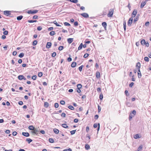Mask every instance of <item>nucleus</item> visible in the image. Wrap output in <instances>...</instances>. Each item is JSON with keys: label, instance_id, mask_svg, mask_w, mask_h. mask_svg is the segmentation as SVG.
<instances>
[{"label": "nucleus", "instance_id": "1", "mask_svg": "<svg viewBox=\"0 0 151 151\" xmlns=\"http://www.w3.org/2000/svg\"><path fill=\"white\" fill-rule=\"evenodd\" d=\"M114 12V10L113 9H110L109 12V13L107 14V16L108 17H112Z\"/></svg>", "mask_w": 151, "mask_h": 151}, {"label": "nucleus", "instance_id": "2", "mask_svg": "<svg viewBox=\"0 0 151 151\" xmlns=\"http://www.w3.org/2000/svg\"><path fill=\"white\" fill-rule=\"evenodd\" d=\"M38 12V11L37 10H30L28 11L27 13L29 14H35L37 13Z\"/></svg>", "mask_w": 151, "mask_h": 151}, {"label": "nucleus", "instance_id": "3", "mask_svg": "<svg viewBox=\"0 0 151 151\" xmlns=\"http://www.w3.org/2000/svg\"><path fill=\"white\" fill-rule=\"evenodd\" d=\"M137 13V11L136 9H134L132 14V17H134L136 15Z\"/></svg>", "mask_w": 151, "mask_h": 151}, {"label": "nucleus", "instance_id": "4", "mask_svg": "<svg viewBox=\"0 0 151 151\" xmlns=\"http://www.w3.org/2000/svg\"><path fill=\"white\" fill-rule=\"evenodd\" d=\"M133 20V18L132 17H130L128 21V24L129 26H131V24L132 22V21Z\"/></svg>", "mask_w": 151, "mask_h": 151}, {"label": "nucleus", "instance_id": "5", "mask_svg": "<svg viewBox=\"0 0 151 151\" xmlns=\"http://www.w3.org/2000/svg\"><path fill=\"white\" fill-rule=\"evenodd\" d=\"M52 44L50 42H47V43L46 47L47 48H49L51 46Z\"/></svg>", "mask_w": 151, "mask_h": 151}, {"label": "nucleus", "instance_id": "6", "mask_svg": "<svg viewBox=\"0 0 151 151\" xmlns=\"http://www.w3.org/2000/svg\"><path fill=\"white\" fill-rule=\"evenodd\" d=\"M22 134L26 137H28L29 136V134L28 132H22Z\"/></svg>", "mask_w": 151, "mask_h": 151}, {"label": "nucleus", "instance_id": "7", "mask_svg": "<svg viewBox=\"0 0 151 151\" xmlns=\"http://www.w3.org/2000/svg\"><path fill=\"white\" fill-rule=\"evenodd\" d=\"M146 1H147V0H146V1H145V2H142L141 3V6H140V7L141 8H142L145 6V5L146 4Z\"/></svg>", "mask_w": 151, "mask_h": 151}, {"label": "nucleus", "instance_id": "8", "mask_svg": "<svg viewBox=\"0 0 151 151\" xmlns=\"http://www.w3.org/2000/svg\"><path fill=\"white\" fill-rule=\"evenodd\" d=\"M73 38H68L67 40V41L69 44L71 43L73 41Z\"/></svg>", "mask_w": 151, "mask_h": 151}, {"label": "nucleus", "instance_id": "9", "mask_svg": "<svg viewBox=\"0 0 151 151\" xmlns=\"http://www.w3.org/2000/svg\"><path fill=\"white\" fill-rule=\"evenodd\" d=\"M141 137V136H140L139 134H136L134 136V138L135 139H137L138 138H139Z\"/></svg>", "mask_w": 151, "mask_h": 151}, {"label": "nucleus", "instance_id": "10", "mask_svg": "<svg viewBox=\"0 0 151 151\" xmlns=\"http://www.w3.org/2000/svg\"><path fill=\"white\" fill-rule=\"evenodd\" d=\"M102 26L104 27V29H106V27L107 26L106 23L105 22H104L102 23Z\"/></svg>", "mask_w": 151, "mask_h": 151}, {"label": "nucleus", "instance_id": "11", "mask_svg": "<svg viewBox=\"0 0 151 151\" xmlns=\"http://www.w3.org/2000/svg\"><path fill=\"white\" fill-rule=\"evenodd\" d=\"M140 66H141V65H140V63L139 62L137 63L136 65V67L137 69L140 68Z\"/></svg>", "mask_w": 151, "mask_h": 151}, {"label": "nucleus", "instance_id": "12", "mask_svg": "<svg viewBox=\"0 0 151 151\" xmlns=\"http://www.w3.org/2000/svg\"><path fill=\"white\" fill-rule=\"evenodd\" d=\"M4 14L8 16L10 14V13H9V11H5L4 12Z\"/></svg>", "mask_w": 151, "mask_h": 151}, {"label": "nucleus", "instance_id": "13", "mask_svg": "<svg viewBox=\"0 0 151 151\" xmlns=\"http://www.w3.org/2000/svg\"><path fill=\"white\" fill-rule=\"evenodd\" d=\"M53 131L56 134H58L59 132V130L56 128H55L53 129Z\"/></svg>", "mask_w": 151, "mask_h": 151}, {"label": "nucleus", "instance_id": "14", "mask_svg": "<svg viewBox=\"0 0 151 151\" xmlns=\"http://www.w3.org/2000/svg\"><path fill=\"white\" fill-rule=\"evenodd\" d=\"M22 18L23 16L22 15H21L20 16H18L17 18V19L18 20H20L22 19Z\"/></svg>", "mask_w": 151, "mask_h": 151}, {"label": "nucleus", "instance_id": "15", "mask_svg": "<svg viewBox=\"0 0 151 151\" xmlns=\"http://www.w3.org/2000/svg\"><path fill=\"white\" fill-rule=\"evenodd\" d=\"M139 19V16H138V15H137L136 17L134 19L133 22H135L136 21H137Z\"/></svg>", "mask_w": 151, "mask_h": 151}, {"label": "nucleus", "instance_id": "16", "mask_svg": "<svg viewBox=\"0 0 151 151\" xmlns=\"http://www.w3.org/2000/svg\"><path fill=\"white\" fill-rule=\"evenodd\" d=\"M76 63L75 62H73L71 64V67L73 68H74L76 67Z\"/></svg>", "mask_w": 151, "mask_h": 151}, {"label": "nucleus", "instance_id": "17", "mask_svg": "<svg viewBox=\"0 0 151 151\" xmlns=\"http://www.w3.org/2000/svg\"><path fill=\"white\" fill-rule=\"evenodd\" d=\"M24 78V76L23 75H19L18 76V79L19 80H22Z\"/></svg>", "mask_w": 151, "mask_h": 151}, {"label": "nucleus", "instance_id": "18", "mask_svg": "<svg viewBox=\"0 0 151 151\" xmlns=\"http://www.w3.org/2000/svg\"><path fill=\"white\" fill-rule=\"evenodd\" d=\"M34 128H35L32 125L29 126L28 127L29 129L31 130H33Z\"/></svg>", "mask_w": 151, "mask_h": 151}, {"label": "nucleus", "instance_id": "19", "mask_svg": "<svg viewBox=\"0 0 151 151\" xmlns=\"http://www.w3.org/2000/svg\"><path fill=\"white\" fill-rule=\"evenodd\" d=\"M83 44L82 43H81L79 47H78V49L79 50H80L82 49V47H83Z\"/></svg>", "mask_w": 151, "mask_h": 151}, {"label": "nucleus", "instance_id": "20", "mask_svg": "<svg viewBox=\"0 0 151 151\" xmlns=\"http://www.w3.org/2000/svg\"><path fill=\"white\" fill-rule=\"evenodd\" d=\"M49 105V103L47 102H45L44 103V106L46 108H47L48 107Z\"/></svg>", "mask_w": 151, "mask_h": 151}, {"label": "nucleus", "instance_id": "21", "mask_svg": "<svg viewBox=\"0 0 151 151\" xmlns=\"http://www.w3.org/2000/svg\"><path fill=\"white\" fill-rule=\"evenodd\" d=\"M61 126L62 127L65 128H67L68 127V126L65 124H62Z\"/></svg>", "mask_w": 151, "mask_h": 151}, {"label": "nucleus", "instance_id": "22", "mask_svg": "<svg viewBox=\"0 0 151 151\" xmlns=\"http://www.w3.org/2000/svg\"><path fill=\"white\" fill-rule=\"evenodd\" d=\"M27 141L29 144L32 141V140L30 138H27L26 139Z\"/></svg>", "mask_w": 151, "mask_h": 151}, {"label": "nucleus", "instance_id": "23", "mask_svg": "<svg viewBox=\"0 0 151 151\" xmlns=\"http://www.w3.org/2000/svg\"><path fill=\"white\" fill-rule=\"evenodd\" d=\"M141 45H145V44L146 43L145 40H142L141 41Z\"/></svg>", "mask_w": 151, "mask_h": 151}, {"label": "nucleus", "instance_id": "24", "mask_svg": "<svg viewBox=\"0 0 151 151\" xmlns=\"http://www.w3.org/2000/svg\"><path fill=\"white\" fill-rule=\"evenodd\" d=\"M90 148V146L88 144H86V149L88 150Z\"/></svg>", "mask_w": 151, "mask_h": 151}, {"label": "nucleus", "instance_id": "25", "mask_svg": "<svg viewBox=\"0 0 151 151\" xmlns=\"http://www.w3.org/2000/svg\"><path fill=\"white\" fill-rule=\"evenodd\" d=\"M53 23L55 24L56 26H58V27H61V26L60 25H59L57 22L56 21H55L53 22Z\"/></svg>", "mask_w": 151, "mask_h": 151}, {"label": "nucleus", "instance_id": "26", "mask_svg": "<svg viewBox=\"0 0 151 151\" xmlns=\"http://www.w3.org/2000/svg\"><path fill=\"white\" fill-rule=\"evenodd\" d=\"M125 93L127 96H129V94L127 90H125Z\"/></svg>", "mask_w": 151, "mask_h": 151}, {"label": "nucleus", "instance_id": "27", "mask_svg": "<svg viewBox=\"0 0 151 151\" xmlns=\"http://www.w3.org/2000/svg\"><path fill=\"white\" fill-rule=\"evenodd\" d=\"M96 77L97 78H98L100 77V73L99 72H97L96 73Z\"/></svg>", "mask_w": 151, "mask_h": 151}, {"label": "nucleus", "instance_id": "28", "mask_svg": "<svg viewBox=\"0 0 151 151\" xmlns=\"http://www.w3.org/2000/svg\"><path fill=\"white\" fill-rule=\"evenodd\" d=\"M37 41L36 40H34L33 42L32 45L34 46L35 45L37 44Z\"/></svg>", "mask_w": 151, "mask_h": 151}, {"label": "nucleus", "instance_id": "29", "mask_svg": "<svg viewBox=\"0 0 151 151\" xmlns=\"http://www.w3.org/2000/svg\"><path fill=\"white\" fill-rule=\"evenodd\" d=\"M24 53H21L19 54V57L20 58H22L24 56Z\"/></svg>", "mask_w": 151, "mask_h": 151}, {"label": "nucleus", "instance_id": "30", "mask_svg": "<svg viewBox=\"0 0 151 151\" xmlns=\"http://www.w3.org/2000/svg\"><path fill=\"white\" fill-rule=\"evenodd\" d=\"M142 145H141L138 148L137 150L139 151H141L142 150Z\"/></svg>", "mask_w": 151, "mask_h": 151}, {"label": "nucleus", "instance_id": "31", "mask_svg": "<svg viewBox=\"0 0 151 151\" xmlns=\"http://www.w3.org/2000/svg\"><path fill=\"white\" fill-rule=\"evenodd\" d=\"M69 1L71 2H72L74 3H77L78 2V0H69Z\"/></svg>", "mask_w": 151, "mask_h": 151}, {"label": "nucleus", "instance_id": "32", "mask_svg": "<svg viewBox=\"0 0 151 151\" xmlns=\"http://www.w3.org/2000/svg\"><path fill=\"white\" fill-rule=\"evenodd\" d=\"M124 30L125 31L126 29V22L125 21H124Z\"/></svg>", "mask_w": 151, "mask_h": 151}, {"label": "nucleus", "instance_id": "33", "mask_svg": "<svg viewBox=\"0 0 151 151\" xmlns=\"http://www.w3.org/2000/svg\"><path fill=\"white\" fill-rule=\"evenodd\" d=\"M37 21L36 20H28V22L29 23H33L36 22Z\"/></svg>", "mask_w": 151, "mask_h": 151}, {"label": "nucleus", "instance_id": "34", "mask_svg": "<svg viewBox=\"0 0 151 151\" xmlns=\"http://www.w3.org/2000/svg\"><path fill=\"white\" fill-rule=\"evenodd\" d=\"M55 34V32L54 31H52L50 33V34L51 36H52L54 35Z\"/></svg>", "mask_w": 151, "mask_h": 151}, {"label": "nucleus", "instance_id": "35", "mask_svg": "<svg viewBox=\"0 0 151 151\" xmlns=\"http://www.w3.org/2000/svg\"><path fill=\"white\" fill-rule=\"evenodd\" d=\"M63 49V47L62 46H60L58 47V50H62Z\"/></svg>", "mask_w": 151, "mask_h": 151}, {"label": "nucleus", "instance_id": "36", "mask_svg": "<svg viewBox=\"0 0 151 151\" xmlns=\"http://www.w3.org/2000/svg\"><path fill=\"white\" fill-rule=\"evenodd\" d=\"M49 142L51 143L54 142V140L52 138H49Z\"/></svg>", "mask_w": 151, "mask_h": 151}, {"label": "nucleus", "instance_id": "37", "mask_svg": "<svg viewBox=\"0 0 151 151\" xmlns=\"http://www.w3.org/2000/svg\"><path fill=\"white\" fill-rule=\"evenodd\" d=\"M68 108H69V109H71V110H73L74 109V107L72 106H69L68 107Z\"/></svg>", "mask_w": 151, "mask_h": 151}, {"label": "nucleus", "instance_id": "38", "mask_svg": "<svg viewBox=\"0 0 151 151\" xmlns=\"http://www.w3.org/2000/svg\"><path fill=\"white\" fill-rule=\"evenodd\" d=\"M144 60L147 62H148L149 61V58L148 57H145Z\"/></svg>", "mask_w": 151, "mask_h": 151}, {"label": "nucleus", "instance_id": "39", "mask_svg": "<svg viewBox=\"0 0 151 151\" xmlns=\"http://www.w3.org/2000/svg\"><path fill=\"white\" fill-rule=\"evenodd\" d=\"M76 130H73L71 131L70 132V133L72 135L74 134L76 132Z\"/></svg>", "mask_w": 151, "mask_h": 151}, {"label": "nucleus", "instance_id": "40", "mask_svg": "<svg viewBox=\"0 0 151 151\" xmlns=\"http://www.w3.org/2000/svg\"><path fill=\"white\" fill-rule=\"evenodd\" d=\"M82 85L81 84H78L77 85V87L78 88L80 89V88H81L82 87Z\"/></svg>", "mask_w": 151, "mask_h": 151}, {"label": "nucleus", "instance_id": "41", "mask_svg": "<svg viewBox=\"0 0 151 151\" xmlns=\"http://www.w3.org/2000/svg\"><path fill=\"white\" fill-rule=\"evenodd\" d=\"M55 107L56 108H57L59 106L58 104V103H56L54 105Z\"/></svg>", "mask_w": 151, "mask_h": 151}, {"label": "nucleus", "instance_id": "42", "mask_svg": "<svg viewBox=\"0 0 151 151\" xmlns=\"http://www.w3.org/2000/svg\"><path fill=\"white\" fill-rule=\"evenodd\" d=\"M38 76L39 77H41L42 76V72H40L38 73Z\"/></svg>", "mask_w": 151, "mask_h": 151}, {"label": "nucleus", "instance_id": "43", "mask_svg": "<svg viewBox=\"0 0 151 151\" xmlns=\"http://www.w3.org/2000/svg\"><path fill=\"white\" fill-rule=\"evenodd\" d=\"M100 99L102 100L103 98V95L102 93H101L99 96Z\"/></svg>", "mask_w": 151, "mask_h": 151}, {"label": "nucleus", "instance_id": "44", "mask_svg": "<svg viewBox=\"0 0 151 151\" xmlns=\"http://www.w3.org/2000/svg\"><path fill=\"white\" fill-rule=\"evenodd\" d=\"M37 76L36 75H34L33 76L32 78L33 79V80H35L36 79Z\"/></svg>", "mask_w": 151, "mask_h": 151}, {"label": "nucleus", "instance_id": "45", "mask_svg": "<svg viewBox=\"0 0 151 151\" xmlns=\"http://www.w3.org/2000/svg\"><path fill=\"white\" fill-rule=\"evenodd\" d=\"M60 103L62 105H64L65 104V102L64 101L61 100L60 101Z\"/></svg>", "mask_w": 151, "mask_h": 151}, {"label": "nucleus", "instance_id": "46", "mask_svg": "<svg viewBox=\"0 0 151 151\" xmlns=\"http://www.w3.org/2000/svg\"><path fill=\"white\" fill-rule=\"evenodd\" d=\"M8 32L7 31H5L3 32V34L5 35H7L8 34Z\"/></svg>", "mask_w": 151, "mask_h": 151}, {"label": "nucleus", "instance_id": "47", "mask_svg": "<svg viewBox=\"0 0 151 151\" xmlns=\"http://www.w3.org/2000/svg\"><path fill=\"white\" fill-rule=\"evenodd\" d=\"M134 116L132 115V114H131L129 116V119L130 120L132 118L134 117Z\"/></svg>", "mask_w": 151, "mask_h": 151}, {"label": "nucleus", "instance_id": "48", "mask_svg": "<svg viewBox=\"0 0 151 151\" xmlns=\"http://www.w3.org/2000/svg\"><path fill=\"white\" fill-rule=\"evenodd\" d=\"M63 151H72V150L70 148L65 149L63 150Z\"/></svg>", "mask_w": 151, "mask_h": 151}, {"label": "nucleus", "instance_id": "49", "mask_svg": "<svg viewBox=\"0 0 151 151\" xmlns=\"http://www.w3.org/2000/svg\"><path fill=\"white\" fill-rule=\"evenodd\" d=\"M56 55V53L55 52H53L52 55V57H55Z\"/></svg>", "mask_w": 151, "mask_h": 151}, {"label": "nucleus", "instance_id": "50", "mask_svg": "<svg viewBox=\"0 0 151 151\" xmlns=\"http://www.w3.org/2000/svg\"><path fill=\"white\" fill-rule=\"evenodd\" d=\"M64 25L65 26H70V24L68 22H65L64 23Z\"/></svg>", "mask_w": 151, "mask_h": 151}, {"label": "nucleus", "instance_id": "51", "mask_svg": "<svg viewBox=\"0 0 151 151\" xmlns=\"http://www.w3.org/2000/svg\"><path fill=\"white\" fill-rule=\"evenodd\" d=\"M61 116L63 117H65L66 116V114L65 113H63L61 114Z\"/></svg>", "mask_w": 151, "mask_h": 151}, {"label": "nucleus", "instance_id": "52", "mask_svg": "<svg viewBox=\"0 0 151 151\" xmlns=\"http://www.w3.org/2000/svg\"><path fill=\"white\" fill-rule=\"evenodd\" d=\"M132 81H135V79L134 75L132 76Z\"/></svg>", "mask_w": 151, "mask_h": 151}, {"label": "nucleus", "instance_id": "53", "mask_svg": "<svg viewBox=\"0 0 151 151\" xmlns=\"http://www.w3.org/2000/svg\"><path fill=\"white\" fill-rule=\"evenodd\" d=\"M138 76L139 78H140L141 77V73L138 72Z\"/></svg>", "mask_w": 151, "mask_h": 151}, {"label": "nucleus", "instance_id": "54", "mask_svg": "<svg viewBox=\"0 0 151 151\" xmlns=\"http://www.w3.org/2000/svg\"><path fill=\"white\" fill-rule=\"evenodd\" d=\"M17 134V132L16 131H14L13 132L12 134L13 136H16Z\"/></svg>", "mask_w": 151, "mask_h": 151}, {"label": "nucleus", "instance_id": "55", "mask_svg": "<svg viewBox=\"0 0 151 151\" xmlns=\"http://www.w3.org/2000/svg\"><path fill=\"white\" fill-rule=\"evenodd\" d=\"M38 16L36 15L32 17L33 19H37V18Z\"/></svg>", "mask_w": 151, "mask_h": 151}, {"label": "nucleus", "instance_id": "56", "mask_svg": "<svg viewBox=\"0 0 151 151\" xmlns=\"http://www.w3.org/2000/svg\"><path fill=\"white\" fill-rule=\"evenodd\" d=\"M42 29V28L41 26H38L37 27V29L39 31L41 30Z\"/></svg>", "mask_w": 151, "mask_h": 151}, {"label": "nucleus", "instance_id": "57", "mask_svg": "<svg viewBox=\"0 0 151 151\" xmlns=\"http://www.w3.org/2000/svg\"><path fill=\"white\" fill-rule=\"evenodd\" d=\"M134 84V83L133 82H132L129 85V86L130 87H132L133 86Z\"/></svg>", "mask_w": 151, "mask_h": 151}, {"label": "nucleus", "instance_id": "58", "mask_svg": "<svg viewBox=\"0 0 151 151\" xmlns=\"http://www.w3.org/2000/svg\"><path fill=\"white\" fill-rule=\"evenodd\" d=\"M5 132L7 134H9L10 133V131L8 129L6 130L5 131Z\"/></svg>", "mask_w": 151, "mask_h": 151}, {"label": "nucleus", "instance_id": "59", "mask_svg": "<svg viewBox=\"0 0 151 151\" xmlns=\"http://www.w3.org/2000/svg\"><path fill=\"white\" fill-rule=\"evenodd\" d=\"M132 113L133 114V116H134L136 114V111L135 110H134L132 111Z\"/></svg>", "mask_w": 151, "mask_h": 151}, {"label": "nucleus", "instance_id": "60", "mask_svg": "<svg viewBox=\"0 0 151 151\" xmlns=\"http://www.w3.org/2000/svg\"><path fill=\"white\" fill-rule=\"evenodd\" d=\"M18 104L20 105H22L23 104V102L22 101H20L18 102Z\"/></svg>", "mask_w": 151, "mask_h": 151}, {"label": "nucleus", "instance_id": "61", "mask_svg": "<svg viewBox=\"0 0 151 151\" xmlns=\"http://www.w3.org/2000/svg\"><path fill=\"white\" fill-rule=\"evenodd\" d=\"M98 125L97 124L95 123L93 125V127L94 128H96L97 127Z\"/></svg>", "mask_w": 151, "mask_h": 151}, {"label": "nucleus", "instance_id": "62", "mask_svg": "<svg viewBox=\"0 0 151 151\" xmlns=\"http://www.w3.org/2000/svg\"><path fill=\"white\" fill-rule=\"evenodd\" d=\"M17 54V52L16 51H14L12 53V54L14 55H16Z\"/></svg>", "mask_w": 151, "mask_h": 151}, {"label": "nucleus", "instance_id": "63", "mask_svg": "<svg viewBox=\"0 0 151 151\" xmlns=\"http://www.w3.org/2000/svg\"><path fill=\"white\" fill-rule=\"evenodd\" d=\"M78 120L77 119H75L74 120V122L75 123H77L78 122Z\"/></svg>", "mask_w": 151, "mask_h": 151}, {"label": "nucleus", "instance_id": "64", "mask_svg": "<svg viewBox=\"0 0 151 151\" xmlns=\"http://www.w3.org/2000/svg\"><path fill=\"white\" fill-rule=\"evenodd\" d=\"M145 45L146 47H148L149 46V43L147 42H146V43H145Z\"/></svg>", "mask_w": 151, "mask_h": 151}]
</instances>
